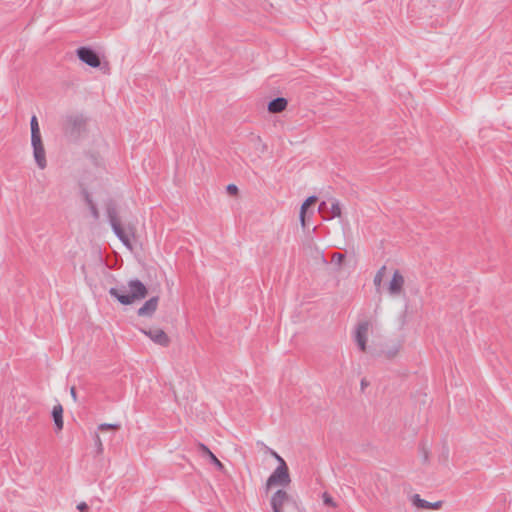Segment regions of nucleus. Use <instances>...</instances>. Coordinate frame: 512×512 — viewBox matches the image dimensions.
I'll return each mask as SVG.
<instances>
[{
    "mask_svg": "<svg viewBox=\"0 0 512 512\" xmlns=\"http://www.w3.org/2000/svg\"><path fill=\"white\" fill-rule=\"evenodd\" d=\"M147 286L139 279L134 278L128 281L127 287H111L109 294L122 305H131L136 301L143 300L148 295Z\"/></svg>",
    "mask_w": 512,
    "mask_h": 512,
    "instance_id": "obj_1",
    "label": "nucleus"
},
{
    "mask_svg": "<svg viewBox=\"0 0 512 512\" xmlns=\"http://www.w3.org/2000/svg\"><path fill=\"white\" fill-rule=\"evenodd\" d=\"M64 135L71 141H78L87 130V118L83 114L65 116L62 124Z\"/></svg>",
    "mask_w": 512,
    "mask_h": 512,
    "instance_id": "obj_2",
    "label": "nucleus"
},
{
    "mask_svg": "<svg viewBox=\"0 0 512 512\" xmlns=\"http://www.w3.org/2000/svg\"><path fill=\"white\" fill-rule=\"evenodd\" d=\"M106 214L108 221L112 227L114 234L117 238L128 248H132L131 241L129 235L123 229L120 220L118 218V211L116 203L113 200H108L106 202Z\"/></svg>",
    "mask_w": 512,
    "mask_h": 512,
    "instance_id": "obj_3",
    "label": "nucleus"
},
{
    "mask_svg": "<svg viewBox=\"0 0 512 512\" xmlns=\"http://www.w3.org/2000/svg\"><path fill=\"white\" fill-rule=\"evenodd\" d=\"M291 483V477L289 473L288 465L285 461H281V465H278L275 470L271 473L266 481L267 488L272 486L280 485L283 487L288 486Z\"/></svg>",
    "mask_w": 512,
    "mask_h": 512,
    "instance_id": "obj_4",
    "label": "nucleus"
},
{
    "mask_svg": "<svg viewBox=\"0 0 512 512\" xmlns=\"http://www.w3.org/2000/svg\"><path fill=\"white\" fill-rule=\"evenodd\" d=\"M76 54L80 61L92 68H98L101 65L98 53L91 47L81 46L76 50Z\"/></svg>",
    "mask_w": 512,
    "mask_h": 512,
    "instance_id": "obj_5",
    "label": "nucleus"
},
{
    "mask_svg": "<svg viewBox=\"0 0 512 512\" xmlns=\"http://www.w3.org/2000/svg\"><path fill=\"white\" fill-rule=\"evenodd\" d=\"M284 505L296 506V502L285 490L278 489L271 497V507L273 512H282Z\"/></svg>",
    "mask_w": 512,
    "mask_h": 512,
    "instance_id": "obj_6",
    "label": "nucleus"
},
{
    "mask_svg": "<svg viewBox=\"0 0 512 512\" xmlns=\"http://www.w3.org/2000/svg\"><path fill=\"white\" fill-rule=\"evenodd\" d=\"M141 332L162 347H167L170 344V338L160 328L141 329Z\"/></svg>",
    "mask_w": 512,
    "mask_h": 512,
    "instance_id": "obj_7",
    "label": "nucleus"
},
{
    "mask_svg": "<svg viewBox=\"0 0 512 512\" xmlns=\"http://www.w3.org/2000/svg\"><path fill=\"white\" fill-rule=\"evenodd\" d=\"M369 329V322H360L355 329V342L358 345L360 351L365 352L367 347V333Z\"/></svg>",
    "mask_w": 512,
    "mask_h": 512,
    "instance_id": "obj_8",
    "label": "nucleus"
},
{
    "mask_svg": "<svg viewBox=\"0 0 512 512\" xmlns=\"http://www.w3.org/2000/svg\"><path fill=\"white\" fill-rule=\"evenodd\" d=\"M158 304H159V297L158 296L151 297L137 310V315L140 317L151 318L155 314V312L158 308Z\"/></svg>",
    "mask_w": 512,
    "mask_h": 512,
    "instance_id": "obj_9",
    "label": "nucleus"
},
{
    "mask_svg": "<svg viewBox=\"0 0 512 512\" xmlns=\"http://www.w3.org/2000/svg\"><path fill=\"white\" fill-rule=\"evenodd\" d=\"M198 452L202 457L207 458L211 464H213L216 469L220 472L225 470L223 463L216 457V455L203 443H198L197 445Z\"/></svg>",
    "mask_w": 512,
    "mask_h": 512,
    "instance_id": "obj_10",
    "label": "nucleus"
},
{
    "mask_svg": "<svg viewBox=\"0 0 512 512\" xmlns=\"http://www.w3.org/2000/svg\"><path fill=\"white\" fill-rule=\"evenodd\" d=\"M410 500L415 507L424 510H438L443 505V501L429 502L422 499L419 494H413Z\"/></svg>",
    "mask_w": 512,
    "mask_h": 512,
    "instance_id": "obj_11",
    "label": "nucleus"
},
{
    "mask_svg": "<svg viewBox=\"0 0 512 512\" xmlns=\"http://www.w3.org/2000/svg\"><path fill=\"white\" fill-rule=\"evenodd\" d=\"M404 277L399 270H395L388 286L391 295H399L403 289Z\"/></svg>",
    "mask_w": 512,
    "mask_h": 512,
    "instance_id": "obj_12",
    "label": "nucleus"
},
{
    "mask_svg": "<svg viewBox=\"0 0 512 512\" xmlns=\"http://www.w3.org/2000/svg\"><path fill=\"white\" fill-rule=\"evenodd\" d=\"M288 105V101L284 97H276L269 101L268 103V111L270 113L276 114L281 113L286 109Z\"/></svg>",
    "mask_w": 512,
    "mask_h": 512,
    "instance_id": "obj_13",
    "label": "nucleus"
},
{
    "mask_svg": "<svg viewBox=\"0 0 512 512\" xmlns=\"http://www.w3.org/2000/svg\"><path fill=\"white\" fill-rule=\"evenodd\" d=\"M318 200V197L313 195V196H310L308 197L301 205L300 207V213H299V219H300V223H301V226L303 228H305L306 226V213H307V209L314 205Z\"/></svg>",
    "mask_w": 512,
    "mask_h": 512,
    "instance_id": "obj_14",
    "label": "nucleus"
},
{
    "mask_svg": "<svg viewBox=\"0 0 512 512\" xmlns=\"http://www.w3.org/2000/svg\"><path fill=\"white\" fill-rule=\"evenodd\" d=\"M52 418L56 427V431L63 429V407L61 404H57L52 409Z\"/></svg>",
    "mask_w": 512,
    "mask_h": 512,
    "instance_id": "obj_15",
    "label": "nucleus"
},
{
    "mask_svg": "<svg viewBox=\"0 0 512 512\" xmlns=\"http://www.w3.org/2000/svg\"><path fill=\"white\" fill-rule=\"evenodd\" d=\"M33 156H34V159H35V162H36L37 166L40 169L46 168L47 161H46V153H45L44 145L41 146V147L34 148L33 149Z\"/></svg>",
    "mask_w": 512,
    "mask_h": 512,
    "instance_id": "obj_16",
    "label": "nucleus"
},
{
    "mask_svg": "<svg viewBox=\"0 0 512 512\" xmlns=\"http://www.w3.org/2000/svg\"><path fill=\"white\" fill-rule=\"evenodd\" d=\"M385 271H386V266H382L376 273V275L374 276V285L376 286L377 289H379V287L381 286V283H382V280H383V277L385 275Z\"/></svg>",
    "mask_w": 512,
    "mask_h": 512,
    "instance_id": "obj_17",
    "label": "nucleus"
},
{
    "mask_svg": "<svg viewBox=\"0 0 512 512\" xmlns=\"http://www.w3.org/2000/svg\"><path fill=\"white\" fill-rule=\"evenodd\" d=\"M340 216H341V207H340L339 202L335 201L331 205L330 216L328 217V219H332V218L340 217Z\"/></svg>",
    "mask_w": 512,
    "mask_h": 512,
    "instance_id": "obj_18",
    "label": "nucleus"
},
{
    "mask_svg": "<svg viewBox=\"0 0 512 512\" xmlns=\"http://www.w3.org/2000/svg\"><path fill=\"white\" fill-rule=\"evenodd\" d=\"M31 135L41 134L38 119L35 115L30 120Z\"/></svg>",
    "mask_w": 512,
    "mask_h": 512,
    "instance_id": "obj_19",
    "label": "nucleus"
},
{
    "mask_svg": "<svg viewBox=\"0 0 512 512\" xmlns=\"http://www.w3.org/2000/svg\"><path fill=\"white\" fill-rule=\"evenodd\" d=\"M345 260V254L342 253H333L331 258V263L335 264L337 267H340Z\"/></svg>",
    "mask_w": 512,
    "mask_h": 512,
    "instance_id": "obj_20",
    "label": "nucleus"
},
{
    "mask_svg": "<svg viewBox=\"0 0 512 512\" xmlns=\"http://www.w3.org/2000/svg\"><path fill=\"white\" fill-rule=\"evenodd\" d=\"M120 424H110V423H102L98 426V430L106 431V430H119Z\"/></svg>",
    "mask_w": 512,
    "mask_h": 512,
    "instance_id": "obj_21",
    "label": "nucleus"
},
{
    "mask_svg": "<svg viewBox=\"0 0 512 512\" xmlns=\"http://www.w3.org/2000/svg\"><path fill=\"white\" fill-rule=\"evenodd\" d=\"M31 145L33 149L43 146L41 134L31 135Z\"/></svg>",
    "mask_w": 512,
    "mask_h": 512,
    "instance_id": "obj_22",
    "label": "nucleus"
},
{
    "mask_svg": "<svg viewBox=\"0 0 512 512\" xmlns=\"http://www.w3.org/2000/svg\"><path fill=\"white\" fill-rule=\"evenodd\" d=\"M94 443L97 454H101L103 452V444L98 433L94 434Z\"/></svg>",
    "mask_w": 512,
    "mask_h": 512,
    "instance_id": "obj_23",
    "label": "nucleus"
},
{
    "mask_svg": "<svg viewBox=\"0 0 512 512\" xmlns=\"http://www.w3.org/2000/svg\"><path fill=\"white\" fill-rule=\"evenodd\" d=\"M322 497H323V502L325 505L331 506V507H336V502L327 492H324Z\"/></svg>",
    "mask_w": 512,
    "mask_h": 512,
    "instance_id": "obj_24",
    "label": "nucleus"
},
{
    "mask_svg": "<svg viewBox=\"0 0 512 512\" xmlns=\"http://www.w3.org/2000/svg\"><path fill=\"white\" fill-rule=\"evenodd\" d=\"M226 191L229 195L236 196L238 195L239 189L235 184H228L226 186Z\"/></svg>",
    "mask_w": 512,
    "mask_h": 512,
    "instance_id": "obj_25",
    "label": "nucleus"
},
{
    "mask_svg": "<svg viewBox=\"0 0 512 512\" xmlns=\"http://www.w3.org/2000/svg\"><path fill=\"white\" fill-rule=\"evenodd\" d=\"M398 351H399V347L394 346V347L388 349L387 351H385L384 353L388 359H392L397 355Z\"/></svg>",
    "mask_w": 512,
    "mask_h": 512,
    "instance_id": "obj_26",
    "label": "nucleus"
},
{
    "mask_svg": "<svg viewBox=\"0 0 512 512\" xmlns=\"http://www.w3.org/2000/svg\"><path fill=\"white\" fill-rule=\"evenodd\" d=\"M267 451L270 455L278 462V465H281V461H285L276 451L271 448H267Z\"/></svg>",
    "mask_w": 512,
    "mask_h": 512,
    "instance_id": "obj_27",
    "label": "nucleus"
},
{
    "mask_svg": "<svg viewBox=\"0 0 512 512\" xmlns=\"http://www.w3.org/2000/svg\"><path fill=\"white\" fill-rule=\"evenodd\" d=\"M83 196H84V199H85V202L87 203L88 206L94 204L92 198H91V195L90 193L87 191V190H83Z\"/></svg>",
    "mask_w": 512,
    "mask_h": 512,
    "instance_id": "obj_28",
    "label": "nucleus"
},
{
    "mask_svg": "<svg viewBox=\"0 0 512 512\" xmlns=\"http://www.w3.org/2000/svg\"><path fill=\"white\" fill-rule=\"evenodd\" d=\"M89 209H90V212H91L92 216L94 217V219L97 220L99 218V211H98L95 203L90 205Z\"/></svg>",
    "mask_w": 512,
    "mask_h": 512,
    "instance_id": "obj_29",
    "label": "nucleus"
},
{
    "mask_svg": "<svg viewBox=\"0 0 512 512\" xmlns=\"http://www.w3.org/2000/svg\"><path fill=\"white\" fill-rule=\"evenodd\" d=\"M77 509L80 511V512H88L89 511V506L87 505V503L85 502H81L77 505Z\"/></svg>",
    "mask_w": 512,
    "mask_h": 512,
    "instance_id": "obj_30",
    "label": "nucleus"
},
{
    "mask_svg": "<svg viewBox=\"0 0 512 512\" xmlns=\"http://www.w3.org/2000/svg\"><path fill=\"white\" fill-rule=\"evenodd\" d=\"M70 394L74 401H77V392L76 388L73 386L70 388Z\"/></svg>",
    "mask_w": 512,
    "mask_h": 512,
    "instance_id": "obj_31",
    "label": "nucleus"
},
{
    "mask_svg": "<svg viewBox=\"0 0 512 512\" xmlns=\"http://www.w3.org/2000/svg\"><path fill=\"white\" fill-rule=\"evenodd\" d=\"M421 450H422L423 462L426 463V462H428V451L424 447H422Z\"/></svg>",
    "mask_w": 512,
    "mask_h": 512,
    "instance_id": "obj_32",
    "label": "nucleus"
},
{
    "mask_svg": "<svg viewBox=\"0 0 512 512\" xmlns=\"http://www.w3.org/2000/svg\"><path fill=\"white\" fill-rule=\"evenodd\" d=\"M325 209H327V204L325 201H322L320 204H319V207H318V210L319 212H322L324 211Z\"/></svg>",
    "mask_w": 512,
    "mask_h": 512,
    "instance_id": "obj_33",
    "label": "nucleus"
},
{
    "mask_svg": "<svg viewBox=\"0 0 512 512\" xmlns=\"http://www.w3.org/2000/svg\"><path fill=\"white\" fill-rule=\"evenodd\" d=\"M368 385L367 381L365 379L361 380V388L364 390V388Z\"/></svg>",
    "mask_w": 512,
    "mask_h": 512,
    "instance_id": "obj_34",
    "label": "nucleus"
}]
</instances>
